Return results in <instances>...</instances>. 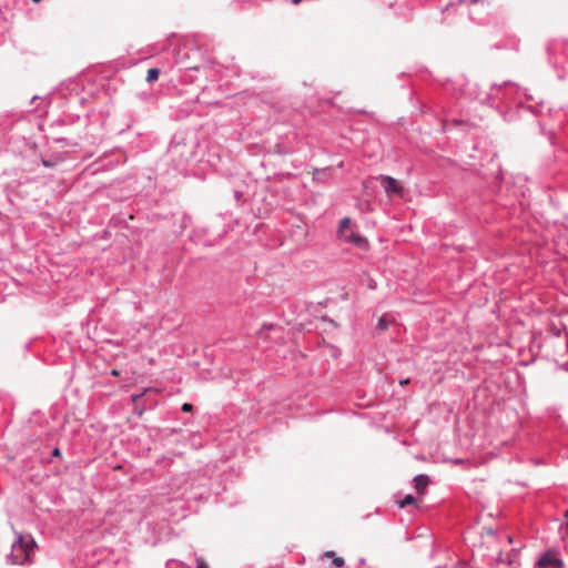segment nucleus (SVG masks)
Instances as JSON below:
<instances>
[{"label": "nucleus", "mask_w": 568, "mask_h": 568, "mask_svg": "<svg viewBox=\"0 0 568 568\" xmlns=\"http://www.w3.org/2000/svg\"><path fill=\"white\" fill-rule=\"evenodd\" d=\"M409 381L408 379H404V381H400V384L404 385V384H407Z\"/></svg>", "instance_id": "obj_25"}, {"label": "nucleus", "mask_w": 568, "mask_h": 568, "mask_svg": "<svg viewBox=\"0 0 568 568\" xmlns=\"http://www.w3.org/2000/svg\"><path fill=\"white\" fill-rule=\"evenodd\" d=\"M195 562H196V567L195 568H210V566L204 560V558L199 556V555H196V554H195Z\"/></svg>", "instance_id": "obj_15"}, {"label": "nucleus", "mask_w": 568, "mask_h": 568, "mask_svg": "<svg viewBox=\"0 0 568 568\" xmlns=\"http://www.w3.org/2000/svg\"><path fill=\"white\" fill-rule=\"evenodd\" d=\"M159 75H160V70L158 68H151L148 71L146 81L149 83H151V82L158 80Z\"/></svg>", "instance_id": "obj_12"}, {"label": "nucleus", "mask_w": 568, "mask_h": 568, "mask_svg": "<svg viewBox=\"0 0 568 568\" xmlns=\"http://www.w3.org/2000/svg\"><path fill=\"white\" fill-rule=\"evenodd\" d=\"M349 225H351V219L347 216L343 217L339 221L338 230H337V237L339 240H342L346 235L345 231L349 227Z\"/></svg>", "instance_id": "obj_9"}, {"label": "nucleus", "mask_w": 568, "mask_h": 568, "mask_svg": "<svg viewBox=\"0 0 568 568\" xmlns=\"http://www.w3.org/2000/svg\"><path fill=\"white\" fill-rule=\"evenodd\" d=\"M561 534L565 541V546L568 549V524L561 527Z\"/></svg>", "instance_id": "obj_17"}, {"label": "nucleus", "mask_w": 568, "mask_h": 568, "mask_svg": "<svg viewBox=\"0 0 568 568\" xmlns=\"http://www.w3.org/2000/svg\"><path fill=\"white\" fill-rule=\"evenodd\" d=\"M166 568H190L185 562L176 559H169L165 564Z\"/></svg>", "instance_id": "obj_11"}, {"label": "nucleus", "mask_w": 568, "mask_h": 568, "mask_svg": "<svg viewBox=\"0 0 568 568\" xmlns=\"http://www.w3.org/2000/svg\"><path fill=\"white\" fill-rule=\"evenodd\" d=\"M536 565L540 568H562L564 561L557 557L554 550H547L539 557Z\"/></svg>", "instance_id": "obj_5"}, {"label": "nucleus", "mask_w": 568, "mask_h": 568, "mask_svg": "<svg viewBox=\"0 0 568 568\" xmlns=\"http://www.w3.org/2000/svg\"><path fill=\"white\" fill-rule=\"evenodd\" d=\"M377 328L381 329V331H384L387 328V322L385 321L384 317H381L377 322Z\"/></svg>", "instance_id": "obj_18"}, {"label": "nucleus", "mask_w": 568, "mask_h": 568, "mask_svg": "<svg viewBox=\"0 0 568 568\" xmlns=\"http://www.w3.org/2000/svg\"><path fill=\"white\" fill-rule=\"evenodd\" d=\"M343 242L353 244L354 246L361 250H367L369 247L368 240L361 235L359 233L352 232L351 234H346L343 239Z\"/></svg>", "instance_id": "obj_7"}, {"label": "nucleus", "mask_w": 568, "mask_h": 568, "mask_svg": "<svg viewBox=\"0 0 568 568\" xmlns=\"http://www.w3.org/2000/svg\"><path fill=\"white\" fill-rule=\"evenodd\" d=\"M36 548V541L31 536H19L12 544L8 559L14 565H24L30 560Z\"/></svg>", "instance_id": "obj_2"}, {"label": "nucleus", "mask_w": 568, "mask_h": 568, "mask_svg": "<svg viewBox=\"0 0 568 568\" xmlns=\"http://www.w3.org/2000/svg\"><path fill=\"white\" fill-rule=\"evenodd\" d=\"M455 83L460 88L458 98L466 97L471 100H478L480 103H484V104H491V100H493V91L491 90H490V92L481 91L477 83L465 82L464 79H458V80H456Z\"/></svg>", "instance_id": "obj_3"}, {"label": "nucleus", "mask_w": 568, "mask_h": 568, "mask_svg": "<svg viewBox=\"0 0 568 568\" xmlns=\"http://www.w3.org/2000/svg\"><path fill=\"white\" fill-rule=\"evenodd\" d=\"M565 517L568 518V509L565 513Z\"/></svg>", "instance_id": "obj_26"}, {"label": "nucleus", "mask_w": 568, "mask_h": 568, "mask_svg": "<svg viewBox=\"0 0 568 568\" xmlns=\"http://www.w3.org/2000/svg\"><path fill=\"white\" fill-rule=\"evenodd\" d=\"M183 413H191L193 410V405L190 403H184L181 407Z\"/></svg>", "instance_id": "obj_19"}, {"label": "nucleus", "mask_w": 568, "mask_h": 568, "mask_svg": "<svg viewBox=\"0 0 568 568\" xmlns=\"http://www.w3.org/2000/svg\"><path fill=\"white\" fill-rule=\"evenodd\" d=\"M33 2H39L40 0H32Z\"/></svg>", "instance_id": "obj_27"}, {"label": "nucleus", "mask_w": 568, "mask_h": 568, "mask_svg": "<svg viewBox=\"0 0 568 568\" xmlns=\"http://www.w3.org/2000/svg\"><path fill=\"white\" fill-rule=\"evenodd\" d=\"M302 0H292L294 4H298Z\"/></svg>", "instance_id": "obj_24"}, {"label": "nucleus", "mask_w": 568, "mask_h": 568, "mask_svg": "<svg viewBox=\"0 0 568 568\" xmlns=\"http://www.w3.org/2000/svg\"><path fill=\"white\" fill-rule=\"evenodd\" d=\"M415 497L413 495H406L403 499L398 501L399 508H405L407 505L415 503Z\"/></svg>", "instance_id": "obj_14"}, {"label": "nucleus", "mask_w": 568, "mask_h": 568, "mask_svg": "<svg viewBox=\"0 0 568 568\" xmlns=\"http://www.w3.org/2000/svg\"><path fill=\"white\" fill-rule=\"evenodd\" d=\"M211 65H212V62L206 60L200 65H190V67H187V69L194 70V71H201V70L206 71V70L211 69Z\"/></svg>", "instance_id": "obj_13"}, {"label": "nucleus", "mask_w": 568, "mask_h": 568, "mask_svg": "<svg viewBox=\"0 0 568 568\" xmlns=\"http://www.w3.org/2000/svg\"><path fill=\"white\" fill-rule=\"evenodd\" d=\"M378 180L381 181V184L388 196L402 193L403 187L396 179L382 174L378 176Z\"/></svg>", "instance_id": "obj_6"}, {"label": "nucleus", "mask_w": 568, "mask_h": 568, "mask_svg": "<svg viewBox=\"0 0 568 568\" xmlns=\"http://www.w3.org/2000/svg\"><path fill=\"white\" fill-rule=\"evenodd\" d=\"M325 557H331L333 565L336 568L343 567L345 564L344 559L342 557H337L333 550L326 551Z\"/></svg>", "instance_id": "obj_10"}, {"label": "nucleus", "mask_w": 568, "mask_h": 568, "mask_svg": "<svg viewBox=\"0 0 568 568\" xmlns=\"http://www.w3.org/2000/svg\"><path fill=\"white\" fill-rule=\"evenodd\" d=\"M552 50H554V49H552L551 47H550V48H548L549 55H550V60H554V61H555V63L557 64L559 61L552 57V53H551V52H552Z\"/></svg>", "instance_id": "obj_21"}, {"label": "nucleus", "mask_w": 568, "mask_h": 568, "mask_svg": "<svg viewBox=\"0 0 568 568\" xmlns=\"http://www.w3.org/2000/svg\"><path fill=\"white\" fill-rule=\"evenodd\" d=\"M493 100L491 105L497 101L508 103L513 100V94L517 92L515 84L510 81H505L503 84H491Z\"/></svg>", "instance_id": "obj_4"}, {"label": "nucleus", "mask_w": 568, "mask_h": 568, "mask_svg": "<svg viewBox=\"0 0 568 568\" xmlns=\"http://www.w3.org/2000/svg\"><path fill=\"white\" fill-rule=\"evenodd\" d=\"M561 47H562V49H564L565 51H567V50H568V43H561Z\"/></svg>", "instance_id": "obj_23"}, {"label": "nucleus", "mask_w": 568, "mask_h": 568, "mask_svg": "<svg viewBox=\"0 0 568 568\" xmlns=\"http://www.w3.org/2000/svg\"><path fill=\"white\" fill-rule=\"evenodd\" d=\"M414 484L417 491L422 493L429 484V477L424 474L414 477Z\"/></svg>", "instance_id": "obj_8"}, {"label": "nucleus", "mask_w": 568, "mask_h": 568, "mask_svg": "<svg viewBox=\"0 0 568 568\" xmlns=\"http://www.w3.org/2000/svg\"><path fill=\"white\" fill-rule=\"evenodd\" d=\"M479 0H458L459 3L469 2V3H476Z\"/></svg>", "instance_id": "obj_22"}, {"label": "nucleus", "mask_w": 568, "mask_h": 568, "mask_svg": "<svg viewBox=\"0 0 568 568\" xmlns=\"http://www.w3.org/2000/svg\"><path fill=\"white\" fill-rule=\"evenodd\" d=\"M196 142L194 140H185L175 135L168 149V156L173 166L183 171L186 164L194 158L196 152Z\"/></svg>", "instance_id": "obj_1"}, {"label": "nucleus", "mask_w": 568, "mask_h": 568, "mask_svg": "<svg viewBox=\"0 0 568 568\" xmlns=\"http://www.w3.org/2000/svg\"><path fill=\"white\" fill-rule=\"evenodd\" d=\"M151 388H146L144 392H141V393H136V394H132L131 395V400L132 403L136 404L143 396L144 394L150 390Z\"/></svg>", "instance_id": "obj_16"}, {"label": "nucleus", "mask_w": 568, "mask_h": 568, "mask_svg": "<svg viewBox=\"0 0 568 568\" xmlns=\"http://www.w3.org/2000/svg\"><path fill=\"white\" fill-rule=\"evenodd\" d=\"M52 456L53 457H61V450L55 447L53 450H52Z\"/></svg>", "instance_id": "obj_20"}]
</instances>
